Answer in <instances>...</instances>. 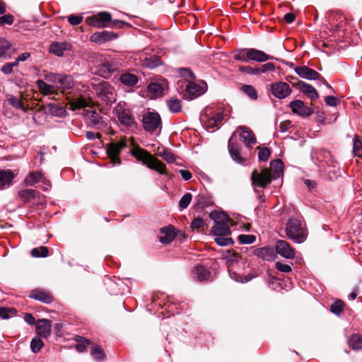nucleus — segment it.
Here are the masks:
<instances>
[{
  "instance_id": "1",
  "label": "nucleus",
  "mask_w": 362,
  "mask_h": 362,
  "mask_svg": "<svg viewBox=\"0 0 362 362\" xmlns=\"http://www.w3.org/2000/svg\"><path fill=\"white\" fill-rule=\"evenodd\" d=\"M230 111L231 108L228 105H219L216 109L208 107L206 108L205 112L201 115L200 119L207 131L214 132L224 117L230 113Z\"/></svg>"
},
{
  "instance_id": "2",
  "label": "nucleus",
  "mask_w": 362,
  "mask_h": 362,
  "mask_svg": "<svg viewBox=\"0 0 362 362\" xmlns=\"http://www.w3.org/2000/svg\"><path fill=\"white\" fill-rule=\"evenodd\" d=\"M92 89L96 95L98 102L103 106L110 107L117 100L115 88L107 81H102L98 83H91Z\"/></svg>"
},
{
  "instance_id": "3",
  "label": "nucleus",
  "mask_w": 362,
  "mask_h": 362,
  "mask_svg": "<svg viewBox=\"0 0 362 362\" xmlns=\"http://www.w3.org/2000/svg\"><path fill=\"white\" fill-rule=\"evenodd\" d=\"M272 181V173L269 169L261 170H254L251 174V182L254 192L260 203L266 201L264 192L259 188L264 189Z\"/></svg>"
},
{
  "instance_id": "4",
  "label": "nucleus",
  "mask_w": 362,
  "mask_h": 362,
  "mask_svg": "<svg viewBox=\"0 0 362 362\" xmlns=\"http://www.w3.org/2000/svg\"><path fill=\"white\" fill-rule=\"evenodd\" d=\"M287 237L295 243H303L307 238V229L302 221L297 218H290L286 226Z\"/></svg>"
},
{
  "instance_id": "5",
  "label": "nucleus",
  "mask_w": 362,
  "mask_h": 362,
  "mask_svg": "<svg viewBox=\"0 0 362 362\" xmlns=\"http://www.w3.org/2000/svg\"><path fill=\"white\" fill-rule=\"evenodd\" d=\"M131 154L139 161L142 162L144 165H147L148 168L156 170L161 175L166 173L165 165L154 158L147 151L138 146L131 151Z\"/></svg>"
},
{
  "instance_id": "6",
  "label": "nucleus",
  "mask_w": 362,
  "mask_h": 362,
  "mask_svg": "<svg viewBox=\"0 0 362 362\" xmlns=\"http://www.w3.org/2000/svg\"><path fill=\"white\" fill-rule=\"evenodd\" d=\"M117 70L118 65L112 58H103L100 60L92 73L104 78H109Z\"/></svg>"
},
{
  "instance_id": "7",
  "label": "nucleus",
  "mask_w": 362,
  "mask_h": 362,
  "mask_svg": "<svg viewBox=\"0 0 362 362\" xmlns=\"http://www.w3.org/2000/svg\"><path fill=\"white\" fill-rule=\"evenodd\" d=\"M113 114L117 117L119 123L127 128L136 125L134 118L129 110L124 107V103L119 102L113 109Z\"/></svg>"
},
{
  "instance_id": "8",
  "label": "nucleus",
  "mask_w": 362,
  "mask_h": 362,
  "mask_svg": "<svg viewBox=\"0 0 362 362\" xmlns=\"http://www.w3.org/2000/svg\"><path fill=\"white\" fill-rule=\"evenodd\" d=\"M206 90L207 84L204 81H201L199 83L189 82L183 91L182 98L187 100H192L204 94Z\"/></svg>"
},
{
  "instance_id": "9",
  "label": "nucleus",
  "mask_w": 362,
  "mask_h": 362,
  "mask_svg": "<svg viewBox=\"0 0 362 362\" xmlns=\"http://www.w3.org/2000/svg\"><path fill=\"white\" fill-rule=\"evenodd\" d=\"M110 21H112V15L107 11L98 12L86 19L88 25L98 28H109Z\"/></svg>"
},
{
  "instance_id": "10",
  "label": "nucleus",
  "mask_w": 362,
  "mask_h": 362,
  "mask_svg": "<svg viewBox=\"0 0 362 362\" xmlns=\"http://www.w3.org/2000/svg\"><path fill=\"white\" fill-rule=\"evenodd\" d=\"M295 72L298 76L300 77L307 79V80H317L320 78H322V83L330 90H332L333 92H334V90L333 88L327 83V81L322 78L320 74L317 72L315 70L306 66H296L295 68Z\"/></svg>"
},
{
  "instance_id": "11",
  "label": "nucleus",
  "mask_w": 362,
  "mask_h": 362,
  "mask_svg": "<svg viewBox=\"0 0 362 362\" xmlns=\"http://www.w3.org/2000/svg\"><path fill=\"white\" fill-rule=\"evenodd\" d=\"M225 259L228 269V272L231 279H234L236 281H240L241 283L248 282L250 280L252 279V277L247 278L246 276L238 275L235 272H232V269H230L231 267H233L234 264L237 263L239 259V256L237 253L228 251L227 254L225 255Z\"/></svg>"
},
{
  "instance_id": "12",
  "label": "nucleus",
  "mask_w": 362,
  "mask_h": 362,
  "mask_svg": "<svg viewBox=\"0 0 362 362\" xmlns=\"http://www.w3.org/2000/svg\"><path fill=\"white\" fill-rule=\"evenodd\" d=\"M142 122L146 132H153L160 126L161 119L158 113L148 112L144 115Z\"/></svg>"
},
{
  "instance_id": "13",
  "label": "nucleus",
  "mask_w": 362,
  "mask_h": 362,
  "mask_svg": "<svg viewBox=\"0 0 362 362\" xmlns=\"http://www.w3.org/2000/svg\"><path fill=\"white\" fill-rule=\"evenodd\" d=\"M126 142L124 141H120L117 143H111L107 148V153L111 159L112 163L115 165H119L121 163L119 158V155L121 151L126 146Z\"/></svg>"
},
{
  "instance_id": "14",
  "label": "nucleus",
  "mask_w": 362,
  "mask_h": 362,
  "mask_svg": "<svg viewBox=\"0 0 362 362\" xmlns=\"http://www.w3.org/2000/svg\"><path fill=\"white\" fill-rule=\"evenodd\" d=\"M270 90L274 96L279 99H284L291 93V88L289 85L283 81L272 83Z\"/></svg>"
},
{
  "instance_id": "15",
  "label": "nucleus",
  "mask_w": 362,
  "mask_h": 362,
  "mask_svg": "<svg viewBox=\"0 0 362 362\" xmlns=\"http://www.w3.org/2000/svg\"><path fill=\"white\" fill-rule=\"evenodd\" d=\"M288 107L294 114L302 117H308L314 112V110L311 107L305 105L300 100H292L288 104Z\"/></svg>"
},
{
  "instance_id": "16",
  "label": "nucleus",
  "mask_w": 362,
  "mask_h": 362,
  "mask_svg": "<svg viewBox=\"0 0 362 362\" xmlns=\"http://www.w3.org/2000/svg\"><path fill=\"white\" fill-rule=\"evenodd\" d=\"M236 132L233 134L228 141V151L231 158L238 164L245 165V159L241 156V146L239 144L233 141V136Z\"/></svg>"
},
{
  "instance_id": "17",
  "label": "nucleus",
  "mask_w": 362,
  "mask_h": 362,
  "mask_svg": "<svg viewBox=\"0 0 362 362\" xmlns=\"http://www.w3.org/2000/svg\"><path fill=\"white\" fill-rule=\"evenodd\" d=\"M275 250L277 254L286 259H293L295 257L294 250L286 240H279L276 241Z\"/></svg>"
},
{
  "instance_id": "18",
  "label": "nucleus",
  "mask_w": 362,
  "mask_h": 362,
  "mask_svg": "<svg viewBox=\"0 0 362 362\" xmlns=\"http://www.w3.org/2000/svg\"><path fill=\"white\" fill-rule=\"evenodd\" d=\"M117 36V34L113 32L103 30L91 35L90 40L93 42L101 45L116 39Z\"/></svg>"
},
{
  "instance_id": "19",
  "label": "nucleus",
  "mask_w": 362,
  "mask_h": 362,
  "mask_svg": "<svg viewBox=\"0 0 362 362\" xmlns=\"http://www.w3.org/2000/svg\"><path fill=\"white\" fill-rule=\"evenodd\" d=\"M293 86L305 94L311 100H315L319 98V94L316 89L304 81H298L297 83H293Z\"/></svg>"
},
{
  "instance_id": "20",
  "label": "nucleus",
  "mask_w": 362,
  "mask_h": 362,
  "mask_svg": "<svg viewBox=\"0 0 362 362\" xmlns=\"http://www.w3.org/2000/svg\"><path fill=\"white\" fill-rule=\"evenodd\" d=\"M159 233V240L163 244L170 243L176 236L175 228L173 225L160 228Z\"/></svg>"
},
{
  "instance_id": "21",
  "label": "nucleus",
  "mask_w": 362,
  "mask_h": 362,
  "mask_svg": "<svg viewBox=\"0 0 362 362\" xmlns=\"http://www.w3.org/2000/svg\"><path fill=\"white\" fill-rule=\"evenodd\" d=\"M241 131L240 133V136L244 141L246 147L251 148L252 145L255 144L256 141V137L252 132L245 126H240L238 131Z\"/></svg>"
},
{
  "instance_id": "22",
  "label": "nucleus",
  "mask_w": 362,
  "mask_h": 362,
  "mask_svg": "<svg viewBox=\"0 0 362 362\" xmlns=\"http://www.w3.org/2000/svg\"><path fill=\"white\" fill-rule=\"evenodd\" d=\"M71 49V45L68 42H53L49 46V52L57 57H62L65 51Z\"/></svg>"
},
{
  "instance_id": "23",
  "label": "nucleus",
  "mask_w": 362,
  "mask_h": 362,
  "mask_svg": "<svg viewBox=\"0 0 362 362\" xmlns=\"http://www.w3.org/2000/svg\"><path fill=\"white\" fill-rule=\"evenodd\" d=\"M51 322L47 319H40L36 323V332L41 337H49L51 335Z\"/></svg>"
},
{
  "instance_id": "24",
  "label": "nucleus",
  "mask_w": 362,
  "mask_h": 362,
  "mask_svg": "<svg viewBox=\"0 0 362 362\" xmlns=\"http://www.w3.org/2000/svg\"><path fill=\"white\" fill-rule=\"evenodd\" d=\"M192 274L193 278L199 281H209L211 276V272L199 264L193 268Z\"/></svg>"
},
{
  "instance_id": "25",
  "label": "nucleus",
  "mask_w": 362,
  "mask_h": 362,
  "mask_svg": "<svg viewBox=\"0 0 362 362\" xmlns=\"http://www.w3.org/2000/svg\"><path fill=\"white\" fill-rule=\"evenodd\" d=\"M29 297L47 304L51 303L54 300L53 296L50 293L40 289L31 291Z\"/></svg>"
},
{
  "instance_id": "26",
  "label": "nucleus",
  "mask_w": 362,
  "mask_h": 362,
  "mask_svg": "<svg viewBox=\"0 0 362 362\" xmlns=\"http://www.w3.org/2000/svg\"><path fill=\"white\" fill-rule=\"evenodd\" d=\"M247 57L250 58V60L258 62H265L269 59H274V57L267 54L264 52L254 48L249 49Z\"/></svg>"
},
{
  "instance_id": "27",
  "label": "nucleus",
  "mask_w": 362,
  "mask_h": 362,
  "mask_svg": "<svg viewBox=\"0 0 362 362\" xmlns=\"http://www.w3.org/2000/svg\"><path fill=\"white\" fill-rule=\"evenodd\" d=\"M15 176L11 170H0V188L10 187Z\"/></svg>"
},
{
  "instance_id": "28",
  "label": "nucleus",
  "mask_w": 362,
  "mask_h": 362,
  "mask_svg": "<svg viewBox=\"0 0 362 362\" xmlns=\"http://www.w3.org/2000/svg\"><path fill=\"white\" fill-rule=\"evenodd\" d=\"M47 180L43 177L40 172H30L25 179V183L28 186H34L36 183L42 182L46 184Z\"/></svg>"
},
{
  "instance_id": "29",
  "label": "nucleus",
  "mask_w": 362,
  "mask_h": 362,
  "mask_svg": "<svg viewBox=\"0 0 362 362\" xmlns=\"http://www.w3.org/2000/svg\"><path fill=\"white\" fill-rule=\"evenodd\" d=\"M270 168L271 169L269 170L272 173V180H276L278 178L282 177L284 174V163L281 160L276 159L272 160L270 163Z\"/></svg>"
},
{
  "instance_id": "30",
  "label": "nucleus",
  "mask_w": 362,
  "mask_h": 362,
  "mask_svg": "<svg viewBox=\"0 0 362 362\" xmlns=\"http://www.w3.org/2000/svg\"><path fill=\"white\" fill-rule=\"evenodd\" d=\"M87 115L89 117L92 126L97 129H102L107 125V124L103 121V117L95 111H88Z\"/></svg>"
},
{
  "instance_id": "31",
  "label": "nucleus",
  "mask_w": 362,
  "mask_h": 362,
  "mask_svg": "<svg viewBox=\"0 0 362 362\" xmlns=\"http://www.w3.org/2000/svg\"><path fill=\"white\" fill-rule=\"evenodd\" d=\"M211 233L215 237L221 235H228L230 234V230L226 222L218 223L217 224H215L211 228Z\"/></svg>"
},
{
  "instance_id": "32",
  "label": "nucleus",
  "mask_w": 362,
  "mask_h": 362,
  "mask_svg": "<svg viewBox=\"0 0 362 362\" xmlns=\"http://www.w3.org/2000/svg\"><path fill=\"white\" fill-rule=\"evenodd\" d=\"M74 86V81L71 76L61 74L57 88L69 90Z\"/></svg>"
},
{
  "instance_id": "33",
  "label": "nucleus",
  "mask_w": 362,
  "mask_h": 362,
  "mask_svg": "<svg viewBox=\"0 0 362 362\" xmlns=\"http://www.w3.org/2000/svg\"><path fill=\"white\" fill-rule=\"evenodd\" d=\"M254 255L264 260H271L274 257V250L269 247L257 248Z\"/></svg>"
},
{
  "instance_id": "34",
  "label": "nucleus",
  "mask_w": 362,
  "mask_h": 362,
  "mask_svg": "<svg viewBox=\"0 0 362 362\" xmlns=\"http://www.w3.org/2000/svg\"><path fill=\"white\" fill-rule=\"evenodd\" d=\"M119 81L124 86L132 88L138 83V77L133 74L125 73L120 76Z\"/></svg>"
},
{
  "instance_id": "35",
  "label": "nucleus",
  "mask_w": 362,
  "mask_h": 362,
  "mask_svg": "<svg viewBox=\"0 0 362 362\" xmlns=\"http://www.w3.org/2000/svg\"><path fill=\"white\" fill-rule=\"evenodd\" d=\"M148 91L151 93L154 97H160L163 95L165 87L163 84L151 82L148 85Z\"/></svg>"
},
{
  "instance_id": "36",
  "label": "nucleus",
  "mask_w": 362,
  "mask_h": 362,
  "mask_svg": "<svg viewBox=\"0 0 362 362\" xmlns=\"http://www.w3.org/2000/svg\"><path fill=\"white\" fill-rule=\"evenodd\" d=\"M36 85L40 92L44 95H52L54 93V86L47 84L42 79L37 80L36 81Z\"/></svg>"
},
{
  "instance_id": "37",
  "label": "nucleus",
  "mask_w": 362,
  "mask_h": 362,
  "mask_svg": "<svg viewBox=\"0 0 362 362\" xmlns=\"http://www.w3.org/2000/svg\"><path fill=\"white\" fill-rule=\"evenodd\" d=\"M348 343L352 349L360 350L362 349V337L358 334H354L349 337Z\"/></svg>"
},
{
  "instance_id": "38",
  "label": "nucleus",
  "mask_w": 362,
  "mask_h": 362,
  "mask_svg": "<svg viewBox=\"0 0 362 362\" xmlns=\"http://www.w3.org/2000/svg\"><path fill=\"white\" fill-rule=\"evenodd\" d=\"M168 107L172 113H178L182 110L181 100L176 98H171L166 101Z\"/></svg>"
},
{
  "instance_id": "39",
  "label": "nucleus",
  "mask_w": 362,
  "mask_h": 362,
  "mask_svg": "<svg viewBox=\"0 0 362 362\" xmlns=\"http://www.w3.org/2000/svg\"><path fill=\"white\" fill-rule=\"evenodd\" d=\"M8 103L13 107L18 110H21L24 112L27 111V108L25 107L21 99L15 97L14 95H10L7 99Z\"/></svg>"
},
{
  "instance_id": "40",
  "label": "nucleus",
  "mask_w": 362,
  "mask_h": 362,
  "mask_svg": "<svg viewBox=\"0 0 362 362\" xmlns=\"http://www.w3.org/2000/svg\"><path fill=\"white\" fill-rule=\"evenodd\" d=\"M47 107L49 112L53 116L62 117L66 112L63 107L57 103H49Z\"/></svg>"
},
{
  "instance_id": "41",
  "label": "nucleus",
  "mask_w": 362,
  "mask_h": 362,
  "mask_svg": "<svg viewBox=\"0 0 362 362\" xmlns=\"http://www.w3.org/2000/svg\"><path fill=\"white\" fill-rule=\"evenodd\" d=\"M249 49H238L233 52V57L234 59L237 61L247 62L249 60H250V59L247 57Z\"/></svg>"
},
{
  "instance_id": "42",
  "label": "nucleus",
  "mask_w": 362,
  "mask_h": 362,
  "mask_svg": "<svg viewBox=\"0 0 362 362\" xmlns=\"http://www.w3.org/2000/svg\"><path fill=\"white\" fill-rule=\"evenodd\" d=\"M88 106V101L83 97L77 98L70 102L72 110H80Z\"/></svg>"
},
{
  "instance_id": "43",
  "label": "nucleus",
  "mask_w": 362,
  "mask_h": 362,
  "mask_svg": "<svg viewBox=\"0 0 362 362\" xmlns=\"http://www.w3.org/2000/svg\"><path fill=\"white\" fill-rule=\"evenodd\" d=\"M353 153L356 156H362V141L356 134L353 138Z\"/></svg>"
},
{
  "instance_id": "44",
  "label": "nucleus",
  "mask_w": 362,
  "mask_h": 362,
  "mask_svg": "<svg viewBox=\"0 0 362 362\" xmlns=\"http://www.w3.org/2000/svg\"><path fill=\"white\" fill-rule=\"evenodd\" d=\"M344 303L340 299H337L330 305V311L335 315L339 316L344 309Z\"/></svg>"
},
{
  "instance_id": "45",
  "label": "nucleus",
  "mask_w": 362,
  "mask_h": 362,
  "mask_svg": "<svg viewBox=\"0 0 362 362\" xmlns=\"http://www.w3.org/2000/svg\"><path fill=\"white\" fill-rule=\"evenodd\" d=\"M30 253L35 257H46L48 256L49 250L47 247L41 246L32 249Z\"/></svg>"
},
{
  "instance_id": "46",
  "label": "nucleus",
  "mask_w": 362,
  "mask_h": 362,
  "mask_svg": "<svg viewBox=\"0 0 362 362\" xmlns=\"http://www.w3.org/2000/svg\"><path fill=\"white\" fill-rule=\"evenodd\" d=\"M242 91L252 100L257 98V92L256 89L251 85H244L241 88Z\"/></svg>"
},
{
  "instance_id": "47",
  "label": "nucleus",
  "mask_w": 362,
  "mask_h": 362,
  "mask_svg": "<svg viewBox=\"0 0 362 362\" xmlns=\"http://www.w3.org/2000/svg\"><path fill=\"white\" fill-rule=\"evenodd\" d=\"M43 346V341L38 337H34L30 342L31 351L35 354L38 353Z\"/></svg>"
},
{
  "instance_id": "48",
  "label": "nucleus",
  "mask_w": 362,
  "mask_h": 362,
  "mask_svg": "<svg viewBox=\"0 0 362 362\" xmlns=\"http://www.w3.org/2000/svg\"><path fill=\"white\" fill-rule=\"evenodd\" d=\"M90 353L94 358L98 361H102L105 358V354L103 349L99 346H93Z\"/></svg>"
},
{
  "instance_id": "49",
  "label": "nucleus",
  "mask_w": 362,
  "mask_h": 362,
  "mask_svg": "<svg viewBox=\"0 0 362 362\" xmlns=\"http://www.w3.org/2000/svg\"><path fill=\"white\" fill-rule=\"evenodd\" d=\"M209 216L214 220L215 224L218 223H225L227 219V216L224 213L217 212L216 211L211 212Z\"/></svg>"
},
{
  "instance_id": "50",
  "label": "nucleus",
  "mask_w": 362,
  "mask_h": 362,
  "mask_svg": "<svg viewBox=\"0 0 362 362\" xmlns=\"http://www.w3.org/2000/svg\"><path fill=\"white\" fill-rule=\"evenodd\" d=\"M227 236L228 235L216 236L214 238V241L219 246H227L229 245H232L233 243V239Z\"/></svg>"
},
{
  "instance_id": "51",
  "label": "nucleus",
  "mask_w": 362,
  "mask_h": 362,
  "mask_svg": "<svg viewBox=\"0 0 362 362\" xmlns=\"http://www.w3.org/2000/svg\"><path fill=\"white\" fill-rule=\"evenodd\" d=\"M238 240L241 244L249 245L255 241L256 237L251 234H241L238 236Z\"/></svg>"
},
{
  "instance_id": "52",
  "label": "nucleus",
  "mask_w": 362,
  "mask_h": 362,
  "mask_svg": "<svg viewBox=\"0 0 362 362\" xmlns=\"http://www.w3.org/2000/svg\"><path fill=\"white\" fill-rule=\"evenodd\" d=\"M159 156L168 163H173L175 161V155L169 149H163L159 153Z\"/></svg>"
},
{
  "instance_id": "53",
  "label": "nucleus",
  "mask_w": 362,
  "mask_h": 362,
  "mask_svg": "<svg viewBox=\"0 0 362 362\" xmlns=\"http://www.w3.org/2000/svg\"><path fill=\"white\" fill-rule=\"evenodd\" d=\"M145 60L146 61V66L150 69L156 68L161 64L160 59L156 56L146 57Z\"/></svg>"
},
{
  "instance_id": "54",
  "label": "nucleus",
  "mask_w": 362,
  "mask_h": 362,
  "mask_svg": "<svg viewBox=\"0 0 362 362\" xmlns=\"http://www.w3.org/2000/svg\"><path fill=\"white\" fill-rule=\"evenodd\" d=\"M192 195L190 193L185 194L179 201V206L181 209H186L192 201Z\"/></svg>"
},
{
  "instance_id": "55",
  "label": "nucleus",
  "mask_w": 362,
  "mask_h": 362,
  "mask_svg": "<svg viewBox=\"0 0 362 362\" xmlns=\"http://www.w3.org/2000/svg\"><path fill=\"white\" fill-rule=\"evenodd\" d=\"M259 149L258 153V158L262 161H267L271 155V151L267 147L260 148L257 147Z\"/></svg>"
},
{
  "instance_id": "56",
  "label": "nucleus",
  "mask_w": 362,
  "mask_h": 362,
  "mask_svg": "<svg viewBox=\"0 0 362 362\" xmlns=\"http://www.w3.org/2000/svg\"><path fill=\"white\" fill-rule=\"evenodd\" d=\"M14 23V16L12 14H6L0 16V26L11 25Z\"/></svg>"
},
{
  "instance_id": "57",
  "label": "nucleus",
  "mask_w": 362,
  "mask_h": 362,
  "mask_svg": "<svg viewBox=\"0 0 362 362\" xmlns=\"http://www.w3.org/2000/svg\"><path fill=\"white\" fill-rule=\"evenodd\" d=\"M239 71L242 73H245L249 75H258L259 70L258 68L252 67L249 66H240L239 67Z\"/></svg>"
},
{
  "instance_id": "58",
  "label": "nucleus",
  "mask_w": 362,
  "mask_h": 362,
  "mask_svg": "<svg viewBox=\"0 0 362 362\" xmlns=\"http://www.w3.org/2000/svg\"><path fill=\"white\" fill-rule=\"evenodd\" d=\"M327 165L329 167H332L334 168L333 173L335 176H338L340 175V165L339 163L332 157L327 162Z\"/></svg>"
},
{
  "instance_id": "59",
  "label": "nucleus",
  "mask_w": 362,
  "mask_h": 362,
  "mask_svg": "<svg viewBox=\"0 0 362 362\" xmlns=\"http://www.w3.org/2000/svg\"><path fill=\"white\" fill-rule=\"evenodd\" d=\"M61 74L49 72L45 76V79L49 83H54L57 86L59 82V79Z\"/></svg>"
},
{
  "instance_id": "60",
  "label": "nucleus",
  "mask_w": 362,
  "mask_h": 362,
  "mask_svg": "<svg viewBox=\"0 0 362 362\" xmlns=\"http://www.w3.org/2000/svg\"><path fill=\"white\" fill-rule=\"evenodd\" d=\"M274 69H275V66H274V64L272 62H267L264 64L261 65L258 68L259 74H261V73L266 74L268 72L273 71H274Z\"/></svg>"
},
{
  "instance_id": "61",
  "label": "nucleus",
  "mask_w": 362,
  "mask_h": 362,
  "mask_svg": "<svg viewBox=\"0 0 362 362\" xmlns=\"http://www.w3.org/2000/svg\"><path fill=\"white\" fill-rule=\"evenodd\" d=\"M36 194V191L32 189H23L19 192V195L25 199H30L34 198Z\"/></svg>"
},
{
  "instance_id": "62",
  "label": "nucleus",
  "mask_w": 362,
  "mask_h": 362,
  "mask_svg": "<svg viewBox=\"0 0 362 362\" xmlns=\"http://www.w3.org/2000/svg\"><path fill=\"white\" fill-rule=\"evenodd\" d=\"M129 24L124 21L117 20V19H115V20L112 19V21H110L109 28H115L122 29V28H124V27L129 26Z\"/></svg>"
},
{
  "instance_id": "63",
  "label": "nucleus",
  "mask_w": 362,
  "mask_h": 362,
  "mask_svg": "<svg viewBox=\"0 0 362 362\" xmlns=\"http://www.w3.org/2000/svg\"><path fill=\"white\" fill-rule=\"evenodd\" d=\"M275 266L276 269L281 272L288 273L292 270L291 267L289 264H284L280 262H276Z\"/></svg>"
},
{
  "instance_id": "64",
  "label": "nucleus",
  "mask_w": 362,
  "mask_h": 362,
  "mask_svg": "<svg viewBox=\"0 0 362 362\" xmlns=\"http://www.w3.org/2000/svg\"><path fill=\"white\" fill-rule=\"evenodd\" d=\"M83 21L81 16L70 15L68 16V21L72 25H79Z\"/></svg>"
}]
</instances>
